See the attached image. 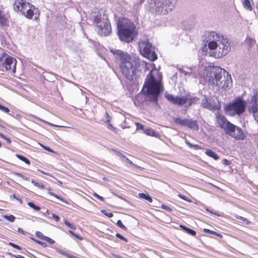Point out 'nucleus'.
Segmentation results:
<instances>
[{
	"label": "nucleus",
	"instance_id": "obj_1",
	"mask_svg": "<svg viewBox=\"0 0 258 258\" xmlns=\"http://www.w3.org/2000/svg\"><path fill=\"white\" fill-rule=\"evenodd\" d=\"M209 55L216 58H222L226 55L231 50V46L226 38L214 32H208L206 34Z\"/></svg>",
	"mask_w": 258,
	"mask_h": 258
},
{
	"label": "nucleus",
	"instance_id": "obj_2",
	"mask_svg": "<svg viewBox=\"0 0 258 258\" xmlns=\"http://www.w3.org/2000/svg\"><path fill=\"white\" fill-rule=\"evenodd\" d=\"M110 52L119 60V68L123 76L130 81L134 80L139 63L138 58L118 49L112 48Z\"/></svg>",
	"mask_w": 258,
	"mask_h": 258
},
{
	"label": "nucleus",
	"instance_id": "obj_3",
	"mask_svg": "<svg viewBox=\"0 0 258 258\" xmlns=\"http://www.w3.org/2000/svg\"><path fill=\"white\" fill-rule=\"evenodd\" d=\"M225 70L219 67H210L205 70L204 77L209 84L224 88L229 86L230 80H231V76L228 74L226 79L223 76Z\"/></svg>",
	"mask_w": 258,
	"mask_h": 258
},
{
	"label": "nucleus",
	"instance_id": "obj_4",
	"mask_svg": "<svg viewBox=\"0 0 258 258\" xmlns=\"http://www.w3.org/2000/svg\"><path fill=\"white\" fill-rule=\"evenodd\" d=\"M143 89H146L145 93L151 101L157 102L159 94L163 90L161 76L159 80H157L151 71L147 76Z\"/></svg>",
	"mask_w": 258,
	"mask_h": 258
},
{
	"label": "nucleus",
	"instance_id": "obj_5",
	"mask_svg": "<svg viewBox=\"0 0 258 258\" xmlns=\"http://www.w3.org/2000/svg\"><path fill=\"white\" fill-rule=\"evenodd\" d=\"M176 0H148L146 9L154 14L166 15L175 7Z\"/></svg>",
	"mask_w": 258,
	"mask_h": 258
},
{
	"label": "nucleus",
	"instance_id": "obj_6",
	"mask_svg": "<svg viewBox=\"0 0 258 258\" xmlns=\"http://www.w3.org/2000/svg\"><path fill=\"white\" fill-rule=\"evenodd\" d=\"M117 28L118 35L121 41L130 42L136 35L135 25L128 19L118 20Z\"/></svg>",
	"mask_w": 258,
	"mask_h": 258
},
{
	"label": "nucleus",
	"instance_id": "obj_7",
	"mask_svg": "<svg viewBox=\"0 0 258 258\" xmlns=\"http://www.w3.org/2000/svg\"><path fill=\"white\" fill-rule=\"evenodd\" d=\"M26 1L15 0L13 4L14 10L16 12H20L27 18L36 19L39 15L38 9Z\"/></svg>",
	"mask_w": 258,
	"mask_h": 258
},
{
	"label": "nucleus",
	"instance_id": "obj_8",
	"mask_svg": "<svg viewBox=\"0 0 258 258\" xmlns=\"http://www.w3.org/2000/svg\"><path fill=\"white\" fill-rule=\"evenodd\" d=\"M26 1L15 0L13 4L14 10L16 12H20L27 18L36 19L39 15L38 9Z\"/></svg>",
	"mask_w": 258,
	"mask_h": 258
},
{
	"label": "nucleus",
	"instance_id": "obj_9",
	"mask_svg": "<svg viewBox=\"0 0 258 258\" xmlns=\"http://www.w3.org/2000/svg\"><path fill=\"white\" fill-rule=\"evenodd\" d=\"M26 1L15 0L13 4L14 10L16 12H20L27 18L36 19L39 15L38 9Z\"/></svg>",
	"mask_w": 258,
	"mask_h": 258
},
{
	"label": "nucleus",
	"instance_id": "obj_10",
	"mask_svg": "<svg viewBox=\"0 0 258 258\" xmlns=\"http://www.w3.org/2000/svg\"><path fill=\"white\" fill-rule=\"evenodd\" d=\"M92 17L94 22L96 23L98 28V33L101 35L107 36L110 34L111 31L110 24L108 19L106 18L103 19V21L101 19V15L98 12H95L92 14Z\"/></svg>",
	"mask_w": 258,
	"mask_h": 258
},
{
	"label": "nucleus",
	"instance_id": "obj_11",
	"mask_svg": "<svg viewBox=\"0 0 258 258\" xmlns=\"http://www.w3.org/2000/svg\"><path fill=\"white\" fill-rule=\"evenodd\" d=\"M139 47L141 54L151 61H155L157 58L155 52V47L149 40L140 42Z\"/></svg>",
	"mask_w": 258,
	"mask_h": 258
},
{
	"label": "nucleus",
	"instance_id": "obj_12",
	"mask_svg": "<svg viewBox=\"0 0 258 258\" xmlns=\"http://www.w3.org/2000/svg\"><path fill=\"white\" fill-rule=\"evenodd\" d=\"M245 109V101L239 98L233 101L232 103L228 105L225 108V111L229 115L234 116L235 114H241L244 111Z\"/></svg>",
	"mask_w": 258,
	"mask_h": 258
},
{
	"label": "nucleus",
	"instance_id": "obj_13",
	"mask_svg": "<svg viewBox=\"0 0 258 258\" xmlns=\"http://www.w3.org/2000/svg\"><path fill=\"white\" fill-rule=\"evenodd\" d=\"M16 59L10 56L5 55L0 58V67L3 70L5 69L6 71L14 74L16 72Z\"/></svg>",
	"mask_w": 258,
	"mask_h": 258
},
{
	"label": "nucleus",
	"instance_id": "obj_14",
	"mask_svg": "<svg viewBox=\"0 0 258 258\" xmlns=\"http://www.w3.org/2000/svg\"><path fill=\"white\" fill-rule=\"evenodd\" d=\"M225 132L236 140H244L246 137L241 128L232 123L230 124Z\"/></svg>",
	"mask_w": 258,
	"mask_h": 258
},
{
	"label": "nucleus",
	"instance_id": "obj_15",
	"mask_svg": "<svg viewBox=\"0 0 258 258\" xmlns=\"http://www.w3.org/2000/svg\"><path fill=\"white\" fill-rule=\"evenodd\" d=\"M248 110L252 114L254 119L258 122V94L255 93L248 101Z\"/></svg>",
	"mask_w": 258,
	"mask_h": 258
},
{
	"label": "nucleus",
	"instance_id": "obj_16",
	"mask_svg": "<svg viewBox=\"0 0 258 258\" xmlns=\"http://www.w3.org/2000/svg\"><path fill=\"white\" fill-rule=\"evenodd\" d=\"M165 97L171 103L178 106L183 105L188 101V98L186 96H175L167 92L165 93Z\"/></svg>",
	"mask_w": 258,
	"mask_h": 258
},
{
	"label": "nucleus",
	"instance_id": "obj_17",
	"mask_svg": "<svg viewBox=\"0 0 258 258\" xmlns=\"http://www.w3.org/2000/svg\"><path fill=\"white\" fill-rule=\"evenodd\" d=\"M217 122L218 125L225 131L229 127L230 124L231 123L228 121L227 119L221 114H217L216 116Z\"/></svg>",
	"mask_w": 258,
	"mask_h": 258
},
{
	"label": "nucleus",
	"instance_id": "obj_18",
	"mask_svg": "<svg viewBox=\"0 0 258 258\" xmlns=\"http://www.w3.org/2000/svg\"><path fill=\"white\" fill-rule=\"evenodd\" d=\"M187 122L186 126L187 127L194 131L199 130V126L197 120H193L192 119H188Z\"/></svg>",
	"mask_w": 258,
	"mask_h": 258
},
{
	"label": "nucleus",
	"instance_id": "obj_19",
	"mask_svg": "<svg viewBox=\"0 0 258 258\" xmlns=\"http://www.w3.org/2000/svg\"><path fill=\"white\" fill-rule=\"evenodd\" d=\"M173 120L176 124L180 125L182 126H187L188 119L184 118L182 119L179 117H174L173 118Z\"/></svg>",
	"mask_w": 258,
	"mask_h": 258
},
{
	"label": "nucleus",
	"instance_id": "obj_20",
	"mask_svg": "<svg viewBox=\"0 0 258 258\" xmlns=\"http://www.w3.org/2000/svg\"><path fill=\"white\" fill-rule=\"evenodd\" d=\"M144 133L146 135L152 137H158L159 136V133L156 132L153 129L151 128H146L144 130Z\"/></svg>",
	"mask_w": 258,
	"mask_h": 258
},
{
	"label": "nucleus",
	"instance_id": "obj_21",
	"mask_svg": "<svg viewBox=\"0 0 258 258\" xmlns=\"http://www.w3.org/2000/svg\"><path fill=\"white\" fill-rule=\"evenodd\" d=\"M205 153L207 155L211 158H213L215 160H218L219 159V156L215 152L211 150H207Z\"/></svg>",
	"mask_w": 258,
	"mask_h": 258
},
{
	"label": "nucleus",
	"instance_id": "obj_22",
	"mask_svg": "<svg viewBox=\"0 0 258 258\" xmlns=\"http://www.w3.org/2000/svg\"><path fill=\"white\" fill-rule=\"evenodd\" d=\"M180 227L187 233L189 234V235H191L192 236H195L196 234V232L195 230L190 229L189 228H187L183 225H180Z\"/></svg>",
	"mask_w": 258,
	"mask_h": 258
},
{
	"label": "nucleus",
	"instance_id": "obj_23",
	"mask_svg": "<svg viewBox=\"0 0 258 258\" xmlns=\"http://www.w3.org/2000/svg\"><path fill=\"white\" fill-rule=\"evenodd\" d=\"M242 3L243 7L245 9H247L249 11H251L252 10V8L251 6L250 0L242 1Z\"/></svg>",
	"mask_w": 258,
	"mask_h": 258
},
{
	"label": "nucleus",
	"instance_id": "obj_24",
	"mask_svg": "<svg viewBox=\"0 0 258 258\" xmlns=\"http://www.w3.org/2000/svg\"><path fill=\"white\" fill-rule=\"evenodd\" d=\"M234 217L238 220L239 222L243 223L245 224H248L249 223V221L248 220L245 218L239 216L237 214L234 215Z\"/></svg>",
	"mask_w": 258,
	"mask_h": 258
},
{
	"label": "nucleus",
	"instance_id": "obj_25",
	"mask_svg": "<svg viewBox=\"0 0 258 258\" xmlns=\"http://www.w3.org/2000/svg\"><path fill=\"white\" fill-rule=\"evenodd\" d=\"M7 22L8 20L5 16L0 12V26L5 27L7 25Z\"/></svg>",
	"mask_w": 258,
	"mask_h": 258
},
{
	"label": "nucleus",
	"instance_id": "obj_26",
	"mask_svg": "<svg viewBox=\"0 0 258 258\" xmlns=\"http://www.w3.org/2000/svg\"><path fill=\"white\" fill-rule=\"evenodd\" d=\"M139 196L142 199H144L148 201L149 203H152L153 200L151 197L148 194H145L144 193H139Z\"/></svg>",
	"mask_w": 258,
	"mask_h": 258
},
{
	"label": "nucleus",
	"instance_id": "obj_27",
	"mask_svg": "<svg viewBox=\"0 0 258 258\" xmlns=\"http://www.w3.org/2000/svg\"><path fill=\"white\" fill-rule=\"evenodd\" d=\"M186 97L188 98L187 101H188L189 105L196 104L197 101L198 100V98L195 97H191L189 95H186Z\"/></svg>",
	"mask_w": 258,
	"mask_h": 258
},
{
	"label": "nucleus",
	"instance_id": "obj_28",
	"mask_svg": "<svg viewBox=\"0 0 258 258\" xmlns=\"http://www.w3.org/2000/svg\"><path fill=\"white\" fill-rule=\"evenodd\" d=\"M106 115L107 119L105 121V122H106V123L108 125V127L110 130H113L114 128V127L110 122L111 121V117L109 115V114L107 112H106Z\"/></svg>",
	"mask_w": 258,
	"mask_h": 258
},
{
	"label": "nucleus",
	"instance_id": "obj_29",
	"mask_svg": "<svg viewBox=\"0 0 258 258\" xmlns=\"http://www.w3.org/2000/svg\"><path fill=\"white\" fill-rule=\"evenodd\" d=\"M16 157L20 160H21V161L24 162L25 163H26L27 164H30V161L28 159H27V158H26L25 157L22 156V155H19V154H16Z\"/></svg>",
	"mask_w": 258,
	"mask_h": 258
},
{
	"label": "nucleus",
	"instance_id": "obj_30",
	"mask_svg": "<svg viewBox=\"0 0 258 258\" xmlns=\"http://www.w3.org/2000/svg\"><path fill=\"white\" fill-rule=\"evenodd\" d=\"M185 144L188 145L190 148H193L194 149L198 150H200V149H201V146H200L199 145H193L192 144H191L187 140H186L185 141Z\"/></svg>",
	"mask_w": 258,
	"mask_h": 258
},
{
	"label": "nucleus",
	"instance_id": "obj_31",
	"mask_svg": "<svg viewBox=\"0 0 258 258\" xmlns=\"http://www.w3.org/2000/svg\"><path fill=\"white\" fill-rule=\"evenodd\" d=\"M202 106L204 108H210L211 104L208 102V100L205 98L202 100Z\"/></svg>",
	"mask_w": 258,
	"mask_h": 258
},
{
	"label": "nucleus",
	"instance_id": "obj_32",
	"mask_svg": "<svg viewBox=\"0 0 258 258\" xmlns=\"http://www.w3.org/2000/svg\"><path fill=\"white\" fill-rule=\"evenodd\" d=\"M28 205L33 209L35 211H39L40 210V208L36 205H35L32 202H29L28 203Z\"/></svg>",
	"mask_w": 258,
	"mask_h": 258
},
{
	"label": "nucleus",
	"instance_id": "obj_33",
	"mask_svg": "<svg viewBox=\"0 0 258 258\" xmlns=\"http://www.w3.org/2000/svg\"><path fill=\"white\" fill-rule=\"evenodd\" d=\"M31 182L32 183H33L34 184V186L38 187L40 189H42L44 188V185L42 183H38L36 181H35L34 180H32L31 181Z\"/></svg>",
	"mask_w": 258,
	"mask_h": 258
},
{
	"label": "nucleus",
	"instance_id": "obj_34",
	"mask_svg": "<svg viewBox=\"0 0 258 258\" xmlns=\"http://www.w3.org/2000/svg\"><path fill=\"white\" fill-rule=\"evenodd\" d=\"M116 225L119 227L120 228L124 230H127V228L122 224L121 221L120 220H118L117 221V223H116Z\"/></svg>",
	"mask_w": 258,
	"mask_h": 258
},
{
	"label": "nucleus",
	"instance_id": "obj_35",
	"mask_svg": "<svg viewBox=\"0 0 258 258\" xmlns=\"http://www.w3.org/2000/svg\"><path fill=\"white\" fill-rule=\"evenodd\" d=\"M64 223L66 225L68 226L70 228L72 229H75L76 228L74 226V225L73 224L70 223L69 222H68L67 220H64Z\"/></svg>",
	"mask_w": 258,
	"mask_h": 258
},
{
	"label": "nucleus",
	"instance_id": "obj_36",
	"mask_svg": "<svg viewBox=\"0 0 258 258\" xmlns=\"http://www.w3.org/2000/svg\"><path fill=\"white\" fill-rule=\"evenodd\" d=\"M5 219L9 221L10 222H13L15 221V217L13 215L5 216Z\"/></svg>",
	"mask_w": 258,
	"mask_h": 258
},
{
	"label": "nucleus",
	"instance_id": "obj_37",
	"mask_svg": "<svg viewBox=\"0 0 258 258\" xmlns=\"http://www.w3.org/2000/svg\"><path fill=\"white\" fill-rule=\"evenodd\" d=\"M49 194H50V195L55 197L56 198L59 199V200H60L61 201L63 202H64L66 203H67V202L64 201V200L60 197H59L58 195L53 193V192H49Z\"/></svg>",
	"mask_w": 258,
	"mask_h": 258
},
{
	"label": "nucleus",
	"instance_id": "obj_38",
	"mask_svg": "<svg viewBox=\"0 0 258 258\" xmlns=\"http://www.w3.org/2000/svg\"><path fill=\"white\" fill-rule=\"evenodd\" d=\"M44 240L47 241L48 243H49L50 244H53L55 243L54 240H53V239H51L50 238H49L47 236H45L44 237Z\"/></svg>",
	"mask_w": 258,
	"mask_h": 258
},
{
	"label": "nucleus",
	"instance_id": "obj_39",
	"mask_svg": "<svg viewBox=\"0 0 258 258\" xmlns=\"http://www.w3.org/2000/svg\"><path fill=\"white\" fill-rule=\"evenodd\" d=\"M206 210L207 211H208V212H209V213H211L212 214H214L215 215H216L217 216H219V217L221 216V214L220 213H219V212H214L213 211L210 210L208 208H206Z\"/></svg>",
	"mask_w": 258,
	"mask_h": 258
},
{
	"label": "nucleus",
	"instance_id": "obj_40",
	"mask_svg": "<svg viewBox=\"0 0 258 258\" xmlns=\"http://www.w3.org/2000/svg\"><path fill=\"white\" fill-rule=\"evenodd\" d=\"M0 110H1L2 111H4V112L5 113H9L10 112V109L4 106H3L2 105L0 104Z\"/></svg>",
	"mask_w": 258,
	"mask_h": 258
},
{
	"label": "nucleus",
	"instance_id": "obj_41",
	"mask_svg": "<svg viewBox=\"0 0 258 258\" xmlns=\"http://www.w3.org/2000/svg\"><path fill=\"white\" fill-rule=\"evenodd\" d=\"M116 236L117 237H118V238L120 239L121 240L124 241V242H127L128 241V240L125 238L124 237H123V236H122L119 233H116Z\"/></svg>",
	"mask_w": 258,
	"mask_h": 258
},
{
	"label": "nucleus",
	"instance_id": "obj_42",
	"mask_svg": "<svg viewBox=\"0 0 258 258\" xmlns=\"http://www.w3.org/2000/svg\"><path fill=\"white\" fill-rule=\"evenodd\" d=\"M36 235L42 240H44V237H45V236H44L43 234L39 231L36 232Z\"/></svg>",
	"mask_w": 258,
	"mask_h": 258
},
{
	"label": "nucleus",
	"instance_id": "obj_43",
	"mask_svg": "<svg viewBox=\"0 0 258 258\" xmlns=\"http://www.w3.org/2000/svg\"><path fill=\"white\" fill-rule=\"evenodd\" d=\"M161 208L162 209H164V210H165L168 212H171L172 211V209L169 207V206H167V205H161Z\"/></svg>",
	"mask_w": 258,
	"mask_h": 258
},
{
	"label": "nucleus",
	"instance_id": "obj_44",
	"mask_svg": "<svg viewBox=\"0 0 258 258\" xmlns=\"http://www.w3.org/2000/svg\"><path fill=\"white\" fill-rule=\"evenodd\" d=\"M0 137L7 141L8 143H11V141L10 138H8L7 136L0 133Z\"/></svg>",
	"mask_w": 258,
	"mask_h": 258
},
{
	"label": "nucleus",
	"instance_id": "obj_45",
	"mask_svg": "<svg viewBox=\"0 0 258 258\" xmlns=\"http://www.w3.org/2000/svg\"><path fill=\"white\" fill-rule=\"evenodd\" d=\"M69 232L72 234L73 236L76 237V238H77L78 239H80V240H82V237H81L80 236H79L78 234H77L76 233H75L74 232H73L71 230H69Z\"/></svg>",
	"mask_w": 258,
	"mask_h": 258
},
{
	"label": "nucleus",
	"instance_id": "obj_46",
	"mask_svg": "<svg viewBox=\"0 0 258 258\" xmlns=\"http://www.w3.org/2000/svg\"><path fill=\"white\" fill-rule=\"evenodd\" d=\"M137 130H143L144 128V125L139 122L136 123Z\"/></svg>",
	"mask_w": 258,
	"mask_h": 258
},
{
	"label": "nucleus",
	"instance_id": "obj_47",
	"mask_svg": "<svg viewBox=\"0 0 258 258\" xmlns=\"http://www.w3.org/2000/svg\"><path fill=\"white\" fill-rule=\"evenodd\" d=\"M16 175L18 177H20V178L23 179L24 180H26L28 179V178L26 176L23 175V174H22L21 173H16Z\"/></svg>",
	"mask_w": 258,
	"mask_h": 258
},
{
	"label": "nucleus",
	"instance_id": "obj_48",
	"mask_svg": "<svg viewBox=\"0 0 258 258\" xmlns=\"http://www.w3.org/2000/svg\"><path fill=\"white\" fill-rule=\"evenodd\" d=\"M102 212L109 218H111L113 216V215L112 213L107 212L105 210H102Z\"/></svg>",
	"mask_w": 258,
	"mask_h": 258
},
{
	"label": "nucleus",
	"instance_id": "obj_49",
	"mask_svg": "<svg viewBox=\"0 0 258 258\" xmlns=\"http://www.w3.org/2000/svg\"><path fill=\"white\" fill-rule=\"evenodd\" d=\"M204 231L206 233H208L212 234L213 235H215V233H216V232H215L214 231H212V230H211L208 229H204Z\"/></svg>",
	"mask_w": 258,
	"mask_h": 258
},
{
	"label": "nucleus",
	"instance_id": "obj_50",
	"mask_svg": "<svg viewBox=\"0 0 258 258\" xmlns=\"http://www.w3.org/2000/svg\"><path fill=\"white\" fill-rule=\"evenodd\" d=\"M94 196L96 198H97L98 199L101 200V201H104V198L99 195H98V194H97L96 193H94L93 194Z\"/></svg>",
	"mask_w": 258,
	"mask_h": 258
},
{
	"label": "nucleus",
	"instance_id": "obj_51",
	"mask_svg": "<svg viewBox=\"0 0 258 258\" xmlns=\"http://www.w3.org/2000/svg\"><path fill=\"white\" fill-rule=\"evenodd\" d=\"M41 146L45 150L48 151L50 152H53V151L51 149H50L49 147L45 146L43 145L42 144H41Z\"/></svg>",
	"mask_w": 258,
	"mask_h": 258
},
{
	"label": "nucleus",
	"instance_id": "obj_52",
	"mask_svg": "<svg viewBox=\"0 0 258 258\" xmlns=\"http://www.w3.org/2000/svg\"><path fill=\"white\" fill-rule=\"evenodd\" d=\"M51 218L54 219L56 221H58L59 220V217L54 214H51Z\"/></svg>",
	"mask_w": 258,
	"mask_h": 258
},
{
	"label": "nucleus",
	"instance_id": "obj_53",
	"mask_svg": "<svg viewBox=\"0 0 258 258\" xmlns=\"http://www.w3.org/2000/svg\"><path fill=\"white\" fill-rule=\"evenodd\" d=\"M37 119H38L39 120L41 121V122H44V123H46V124H49V125H50L51 126H58V125H55L54 124H52V123H48V122H47V121H45V120H43V119H41V118H38V117H37Z\"/></svg>",
	"mask_w": 258,
	"mask_h": 258
},
{
	"label": "nucleus",
	"instance_id": "obj_54",
	"mask_svg": "<svg viewBox=\"0 0 258 258\" xmlns=\"http://www.w3.org/2000/svg\"><path fill=\"white\" fill-rule=\"evenodd\" d=\"M222 163L225 165H229L230 164V162L226 159L222 160Z\"/></svg>",
	"mask_w": 258,
	"mask_h": 258
},
{
	"label": "nucleus",
	"instance_id": "obj_55",
	"mask_svg": "<svg viewBox=\"0 0 258 258\" xmlns=\"http://www.w3.org/2000/svg\"><path fill=\"white\" fill-rule=\"evenodd\" d=\"M37 243L40 244L41 245H42L43 247H46L47 246V244L45 243H44L43 242H41L40 241H38V240H35Z\"/></svg>",
	"mask_w": 258,
	"mask_h": 258
},
{
	"label": "nucleus",
	"instance_id": "obj_56",
	"mask_svg": "<svg viewBox=\"0 0 258 258\" xmlns=\"http://www.w3.org/2000/svg\"><path fill=\"white\" fill-rule=\"evenodd\" d=\"M116 155L123 159H124L125 157H126L125 155H123L121 153H120L119 151H116Z\"/></svg>",
	"mask_w": 258,
	"mask_h": 258
},
{
	"label": "nucleus",
	"instance_id": "obj_57",
	"mask_svg": "<svg viewBox=\"0 0 258 258\" xmlns=\"http://www.w3.org/2000/svg\"><path fill=\"white\" fill-rule=\"evenodd\" d=\"M124 160L129 164L133 165H135V164L131 160H130L127 157H125Z\"/></svg>",
	"mask_w": 258,
	"mask_h": 258
},
{
	"label": "nucleus",
	"instance_id": "obj_58",
	"mask_svg": "<svg viewBox=\"0 0 258 258\" xmlns=\"http://www.w3.org/2000/svg\"><path fill=\"white\" fill-rule=\"evenodd\" d=\"M178 197L179 198H180L181 199H183V200H184L185 201H187V200L186 199V197L185 196L183 195L179 194L178 195Z\"/></svg>",
	"mask_w": 258,
	"mask_h": 258
},
{
	"label": "nucleus",
	"instance_id": "obj_59",
	"mask_svg": "<svg viewBox=\"0 0 258 258\" xmlns=\"http://www.w3.org/2000/svg\"><path fill=\"white\" fill-rule=\"evenodd\" d=\"M57 251L60 254L63 255H65L66 256V254L67 253L66 252L63 251V250H57Z\"/></svg>",
	"mask_w": 258,
	"mask_h": 258
},
{
	"label": "nucleus",
	"instance_id": "obj_60",
	"mask_svg": "<svg viewBox=\"0 0 258 258\" xmlns=\"http://www.w3.org/2000/svg\"><path fill=\"white\" fill-rule=\"evenodd\" d=\"M57 251L60 254L63 255H65L66 256V254L67 253L66 252L63 251V250H57Z\"/></svg>",
	"mask_w": 258,
	"mask_h": 258
},
{
	"label": "nucleus",
	"instance_id": "obj_61",
	"mask_svg": "<svg viewBox=\"0 0 258 258\" xmlns=\"http://www.w3.org/2000/svg\"><path fill=\"white\" fill-rule=\"evenodd\" d=\"M66 256L69 258H74L75 256L72 255L71 254L67 252Z\"/></svg>",
	"mask_w": 258,
	"mask_h": 258
},
{
	"label": "nucleus",
	"instance_id": "obj_62",
	"mask_svg": "<svg viewBox=\"0 0 258 258\" xmlns=\"http://www.w3.org/2000/svg\"><path fill=\"white\" fill-rule=\"evenodd\" d=\"M9 245L14 247V248L16 247V245H17V244H16L14 243H12V242H9Z\"/></svg>",
	"mask_w": 258,
	"mask_h": 258
},
{
	"label": "nucleus",
	"instance_id": "obj_63",
	"mask_svg": "<svg viewBox=\"0 0 258 258\" xmlns=\"http://www.w3.org/2000/svg\"><path fill=\"white\" fill-rule=\"evenodd\" d=\"M13 256H15L16 258H25V257L20 255H15Z\"/></svg>",
	"mask_w": 258,
	"mask_h": 258
},
{
	"label": "nucleus",
	"instance_id": "obj_64",
	"mask_svg": "<svg viewBox=\"0 0 258 258\" xmlns=\"http://www.w3.org/2000/svg\"><path fill=\"white\" fill-rule=\"evenodd\" d=\"M18 231L20 233H21L22 234H24V231H23V230L20 228H18Z\"/></svg>",
	"mask_w": 258,
	"mask_h": 258
}]
</instances>
